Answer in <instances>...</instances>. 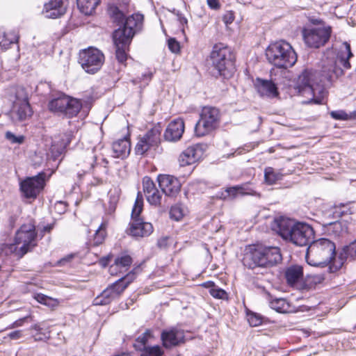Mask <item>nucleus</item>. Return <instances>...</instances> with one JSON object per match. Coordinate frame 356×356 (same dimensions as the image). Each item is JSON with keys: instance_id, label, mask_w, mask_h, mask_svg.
<instances>
[{"instance_id": "a19ab883", "label": "nucleus", "mask_w": 356, "mask_h": 356, "mask_svg": "<svg viewBox=\"0 0 356 356\" xmlns=\"http://www.w3.org/2000/svg\"><path fill=\"white\" fill-rule=\"evenodd\" d=\"M147 202L154 206H159L161 204L162 195L160 193L159 190L156 188L152 192H150L146 196Z\"/></svg>"}, {"instance_id": "c03bdc74", "label": "nucleus", "mask_w": 356, "mask_h": 356, "mask_svg": "<svg viewBox=\"0 0 356 356\" xmlns=\"http://www.w3.org/2000/svg\"><path fill=\"white\" fill-rule=\"evenodd\" d=\"M170 216L177 221L180 220L184 216V211L181 206L175 205L172 207L170 211Z\"/></svg>"}, {"instance_id": "39448f33", "label": "nucleus", "mask_w": 356, "mask_h": 356, "mask_svg": "<svg viewBox=\"0 0 356 356\" xmlns=\"http://www.w3.org/2000/svg\"><path fill=\"white\" fill-rule=\"evenodd\" d=\"M281 260L280 250L277 247L254 249L247 252L243 259L244 265L252 269L257 267H271Z\"/></svg>"}, {"instance_id": "de8ad7c7", "label": "nucleus", "mask_w": 356, "mask_h": 356, "mask_svg": "<svg viewBox=\"0 0 356 356\" xmlns=\"http://www.w3.org/2000/svg\"><path fill=\"white\" fill-rule=\"evenodd\" d=\"M330 116L337 120H348L351 118V114H348L344 111H333L330 112Z\"/></svg>"}, {"instance_id": "412c9836", "label": "nucleus", "mask_w": 356, "mask_h": 356, "mask_svg": "<svg viewBox=\"0 0 356 356\" xmlns=\"http://www.w3.org/2000/svg\"><path fill=\"white\" fill-rule=\"evenodd\" d=\"M132 264V259L129 255L122 254L115 259L114 263L109 267V272L112 275L123 273L129 269Z\"/></svg>"}, {"instance_id": "0e129e2a", "label": "nucleus", "mask_w": 356, "mask_h": 356, "mask_svg": "<svg viewBox=\"0 0 356 356\" xmlns=\"http://www.w3.org/2000/svg\"><path fill=\"white\" fill-rule=\"evenodd\" d=\"M28 318H31V316H26V317H24L22 318H20L16 321L14 322L13 323V327H19V326H21L22 325V323L24 321H26Z\"/></svg>"}, {"instance_id": "864d4df0", "label": "nucleus", "mask_w": 356, "mask_h": 356, "mask_svg": "<svg viewBox=\"0 0 356 356\" xmlns=\"http://www.w3.org/2000/svg\"><path fill=\"white\" fill-rule=\"evenodd\" d=\"M168 45L169 49L172 53H175V54L178 53L180 50L179 42L174 38H170L168 40Z\"/></svg>"}, {"instance_id": "69168bd1", "label": "nucleus", "mask_w": 356, "mask_h": 356, "mask_svg": "<svg viewBox=\"0 0 356 356\" xmlns=\"http://www.w3.org/2000/svg\"><path fill=\"white\" fill-rule=\"evenodd\" d=\"M72 256H70V257H67V258H64V259H61V260H60V261H59V264H62L64 261H68V260H70V259H72Z\"/></svg>"}, {"instance_id": "6e6d98bb", "label": "nucleus", "mask_w": 356, "mask_h": 356, "mask_svg": "<svg viewBox=\"0 0 356 356\" xmlns=\"http://www.w3.org/2000/svg\"><path fill=\"white\" fill-rule=\"evenodd\" d=\"M222 20L226 25L232 24L234 20V13L232 11L226 13L222 17Z\"/></svg>"}, {"instance_id": "72a5a7b5", "label": "nucleus", "mask_w": 356, "mask_h": 356, "mask_svg": "<svg viewBox=\"0 0 356 356\" xmlns=\"http://www.w3.org/2000/svg\"><path fill=\"white\" fill-rule=\"evenodd\" d=\"M282 177V175L280 172L275 171L271 167H268L264 170L265 181L269 185L275 184V182L280 180Z\"/></svg>"}, {"instance_id": "2f4dec72", "label": "nucleus", "mask_w": 356, "mask_h": 356, "mask_svg": "<svg viewBox=\"0 0 356 356\" xmlns=\"http://www.w3.org/2000/svg\"><path fill=\"white\" fill-rule=\"evenodd\" d=\"M161 131L159 127H154L149 130L143 138L147 141L151 147H156L161 140Z\"/></svg>"}, {"instance_id": "6e6552de", "label": "nucleus", "mask_w": 356, "mask_h": 356, "mask_svg": "<svg viewBox=\"0 0 356 356\" xmlns=\"http://www.w3.org/2000/svg\"><path fill=\"white\" fill-rule=\"evenodd\" d=\"M143 200L140 193H138L134 206L132 209L131 218L129 233L134 237H146L153 232V226L151 223L143 222L139 218L143 210Z\"/></svg>"}, {"instance_id": "c9c22d12", "label": "nucleus", "mask_w": 356, "mask_h": 356, "mask_svg": "<svg viewBox=\"0 0 356 356\" xmlns=\"http://www.w3.org/2000/svg\"><path fill=\"white\" fill-rule=\"evenodd\" d=\"M153 337L149 330H147L142 335L139 336L134 344L135 348L138 350H143L146 346L147 342Z\"/></svg>"}, {"instance_id": "9d476101", "label": "nucleus", "mask_w": 356, "mask_h": 356, "mask_svg": "<svg viewBox=\"0 0 356 356\" xmlns=\"http://www.w3.org/2000/svg\"><path fill=\"white\" fill-rule=\"evenodd\" d=\"M104 62V54L96 48L90 47L79 54V63L88 73L94 74L97 72Z\"/></svg>"}, {"instance_id": "aec40b11", "label": "nucleus", "mask_w": 356, "mask_h": 356, "mask_svg": "<svg viewBox=\"0 0 356 356\" xmlns=\"http://www.w3.org/2000/svg\"><path fill=\"white\" fill-rule=\"evenodd\" d=\"M184 339V333L178 330L172 329L164 330L161 333L163 345L166 348H170L179 345Z\"/></svg>"}, {"instance_id": "f3484780", "label": "nucleus", "mask_w": 356, "mask_h": 356, "mask_svg": "<svg viewBox=\"0 0 356 356\" xmlns=\"http://www.w3.org/2000/svg\"><path fill=\"white\" fill-rule=\"evenodd\" d=\"M68 0H49L45 3L43 13L47 18L55 19L64 15L66 12Z\"/></svg>"}, {"instance_id": "052dcab7", "label": "nucleus", "mask_w": 356, "mask_h": 356, "mask_svg": "<svg viewBox=\"0 0 356 356\" xmlns=\"http://www.w3.org/2000/svg\"><path fill=\"white\" fill-rule=\"evenodd\" d=\"M22 336V332L19 330L12 332L9 334V337L12 339H17Z\"/></svg>"}, {"instance_id": "c756f323", "label": "nucleus", "mask_w": 356, "mask_h": 356, "mask_svg": "<svg viewBox=\"0 0 356 356\" xmlns=\"http://www.w3.org/2000/svg\"><path fill=\"white\" fill-rule=\"evenodd\" d=\"M80 11L86 15H91L99 3V0H76Z\"/></svg>"}, {"instance_id": "13d9d810", "label": "nucleus", "mask_w": 356, "mask_h": 356, "mask_svg": "<svg viewBox=\"0 0 356 356\" xmlns=\"http://www.w3.org/2000/svg\"><path fill=\"white\" fill-rule=\"evenodd\" d=\"M152 73L150 72H148L142 75L141 78H140V81H144L146 84H147L148 82L150 81V80L152 79Z\"/></svg>"}, {"instance_id": "473e14b6", "label": "nucleus", "mask_w": 356, "mask_h": 356, "mask_svg": "<svg viewBox=\"0 0 356 356\" xmlns=\"http://www.w3.org/2000/svg\"><path fill=\"white\" fill-rule=\"evenodd\" d=\"M226 192L228 195L232 197H236L238 194H241L242 195H256V192L252 189H249L246 187V186H236L231 188H228L226 190Z\"/></svg>"}, {"instance_id": "f8f14e48", "label": "nucleus", "mask_w": 356, "mask_h": 356, "mask_svg": "<svg viewBox=\"0 0 356 356\" xmlns=\"http://www.w3.org/2000/svg\"><path fill=\"white\" fill-rule=\"evenodd\" d=\"M143 21V15L138 13L131 15L124 20L123 27L115 31L113 38L116 40L123 38L127 41H131L135 33L141 29Z\"/></svg>"}, {"instance_id": "f03ea898", "label": "nucleus", "mask_w": 356, "mask_h": 356, "mask_svg": "<svg viewBox=\"0 0 356 356\" xmlns=\"http://www.w3.org/2000/svg\"><path fill=\"white\" fill-rule=\"evenodd\" d=\"M272 229L283 239L298 246L310 244L314 237V231L308 224L296 222L291 219L283 217L274 220Z\"/></svg>"}, {"instance_id": "b1692460", "label": "nucleus", "mask_w": 356, "mask_h": 356, "mask_svg": "<svg viewBox=\"0 0 356 356\" xmlns=\"http://www.w3.org/2000/svg\"><path fill=\"white\" fill-rule=\"evenodd\" d=\"M113 156L115 158H124L129 155L131 150L129 140L124 138L118 140L113 143Z\"/></svg>"}, {"instance_id": "9b49d317", "label": "nucleus", "mask_w": 356, "mask_h": 356, "mask_svg": "<svg viewBox=\"0 0 356 356\" xmlns=\"http://www.w3.org/2000/svg\"><path fill=\"white\" fill-rule=\"evenodd\" d=\"M49 109L55 113H63L68 118L75 116L81 108V103L76 99L60 97L49 103Z\"/></svg>"}, {"instance_id": "3c124183", "label": "nucleus", "mask_w": 356, "mask_h": 356, "mask_svg": "<svg viewBox=\"0 0 356 356\" xmlns=\"http://www.w3.org/2000/svg\"><path fill=\"white\" fill-rule=\"evenodd\" d=\"M143 350H146L150 356H162L163 351L159 346H147Z\"/></svg>"}, {"instance_id": "79ce46f5", "label": "nucleus", "mask_w": 356, "mask_h": 356, "mask_svg": "<svg viewBox=\"0 0 356 356\" xmlns=\"http://www.w3.org/2000/svg\"><path fill=\"white\" fill-rule=\"evenodd\" d=\"M142 184L143 191L145 197L147 195L148 193L152 192L156 188L153 180L150 177L147 176L143 177Z\"/></svg>"}, {"instance_id": "6ab92c4d", "label": "nucleus", "mask_w": 356, "mask_h": 356, "mask_svg": "<svg viewBox=\"0 0 356 356\" xmlns=\"http://www.w3.org/2000/svg\"><path fill=\"white\" fill-rule=\"evenodd\" d=\"M184 131V122L182 119L177 118L170 122L164 133L166 140L175 142L179 140Z\"/></svg>"}, {"instance_id": "ddd939ff", "label": "nucleus", "mask_w": 356, "mask_h": 356, "mask_svg": "<svg viewBox=\"0 0 356 356\" xmlns=\"http://www.w3.org/2000/svg\"><path fill=\"white\" fill-rule=\"evenodd\" d=\"M332 33L330 26L305 29L303 38L306 44L312 48H319L329 40Z\"/></svg>"}, {"instance_id": "8fccbe9b", "label": "nucleus", "mask_w": 356, "mask_h": 356, "mask_svg": "<svg viewBox=\"0 0 356 356\" xmlns=\"http://www.w3.org/2000/svg\"><path fill=\"white\" fill-rule=\"evenodd\" d=\"M248 321L252 327L259 326L262 323L261 317L257 314H250L248 316Z\"/></svg>"}, {"instance_id": "5fc2aeb1", "label": "nucleus", "mask_w": 356, "mask_h": 356, "mask_svg": "<svg viewBox=\"0 0 356 356\" xmlns=\"http://www.w3.org/2000/svg\"><path fill=\"white\" fill-rule=\"evenodd\" d=\"M330 227L335 235H339L343 231L341 223L339 222H334L330 223Z\"/></svg>"}, {"instance_id": "338daca9", "label": "nucleus", "mask_w": 356, "mask_h": 356, "mask_svg": "<svg viewBox=\"0 0 356 356\" xmlns=\"http://www.w3.org/2000/svg\"><path fill=\"white\" fill-rule=\"evenodd\" d=\"M115 356H131V355L130 354H128V353H122V354L117 355H115Z\"/></svg>"}, {"instance_id": "4d7b16f0", "label": "nucleus", "mask_w": 356, "mask_h": 356, "mask_svg": "<svg viewBox=\"0 0 356 356\" xmlns=\"http://www.w3.org/2000/svg\"><path fill=\"white\" fill-rule=\"evenodd\" d=\"M168 237H161L158 240L157 245L160 248H166L168 245Z\"/></svg>"}, {"instance_id": "0eeeda50", "label": "nucleus", "mask_w": 356, "mask_h": 356, "mask_svg": "<svg viewBox=\"0 0 356 356\" xmlns=\"http://www.w3.org/2000/svg\"><path fill=\"white\" fill-rule=\"evenodd\" d=\"M212 65L225 78L232 76L235 71L234 56L227 47L215 45L210 56Z\"/></svg>"}, {"instance_id": "bf43d9fd", "label": "nucleus", "mask_w": 356, "mask_h": 356, "mask_svg": "<svg viewBox=\"0 0 356 356\" xmlns=\"http://www.w3.org/2000/svg\"><path fill=\"white\" fill-rule=\"evenodd\" d=\"M208 6L211 9H218L220 8V3L218 0H207Z\"/></svg>"}, {"instance_id": "20e7f679", "label": "nucleus", "mask_w": 356, "mask_h": 356, "mask_svg": "<svg viewBox=\"0 0 356 356\" xmlns=\"http://www.w3.org/2000/svg\"><path fill=\"white\" fill-rule=\"evenodd\" d=\"M266 56L270 63L279 68L291 67L297 61L296 51L285 40L270 44L266 49Z\"/></svg>"}, {"instance_id": "f257e3e1", "label": "nucleus", "mask_w": 356, "mask_h": 356, "mask_svg": "<svg viewBox=\"0 0 356 356\" xmlns=\"http://www.w3.org/2000/svg\"><path fill=\"white\" fill-rule=\"evenodd\" d=\"M352 56L350 45L343 42L336 57L332 51H328L323 58L320 83L316 81V72L306 70L299 75L297 88L300 93L308 98L307 103H322L326 93L324 86L343 74L341 66L346 69L350 67L348 60Z\"/></svg>"}, {"instance_id": "7c9ffc66", "label": "nucleus", "mask_w": 356, "mask_h": 356, "mask_svg": "<svg viewBox=\"0 0 356 356\" xmlns=\"http://www.w3.org/2000/svg\"><path fill=\"white\" fill-rule=\"evenodd\" d=\"M108 13L114 22L118 24H122L124 23L125 16L124 11L120 9L117 6L114 4L109 5L108 8Z\"/></svg>"}, {"instance_id": "a878e982", "label": "nucleus", "mask_w": 356, "mask_h": 356, "mask_svg": "<svg viewBox=\"0 0 356 356\" xmlns=\"http://www.w3.org/2000/svg\"><path fill=\"white\" fill-rule=\"evenodd\" d=\"M134 273H128L126 276L121 277L118 281L111 284L109 287L112 288V291L116 298L119 297L129 284L134 280Z\"/></svg>"}, {"instance_id": "58836bf2", "label": "nucleus", "mask_w": 356, "mask_h": 356, "mask_svg": "<svg viewBox=\"0 0 356 356\" xmlns=\"http://www.w3.org/2000/svg\"><path fill=\"white\" fill-rule=\"evenodd\" d=\"M19 36L15 32L8 33L4 35L3 38L0 41V46L4 49L8 48L9 45L18 42Z\"/></svg>"}, {"instance_id": "a211bd4d", "label": "nucleus", "mask_w": 356, "mask_h": 356, "mask_svg": "<svg viewBox=\"0 0 356 356\" xmlns=\"http://www.w3.org/2000/svg\"><path fill=\"white\" fill-rule=\"evenodd\" d=\"M356 257V240L343 248L339 253L338 259H334L329 266L330 273H335L339 270L348 257L354 259Z\"/></svg>"}, {"instance_id": "37998d69", "label": "nucleus", "mask_w": 356, "mask_h": 356, "mask_svg": "<svg viewBox=\"0 0 356 356\" xmlns=\"http://www.w3.org/2000/svg\"><path fill=\"white\" fill-rule=\"evenodd\" d=\"M15 98L16 100L14 102V104L17 103H24L29 102L28 93L26 92L25 88L23 87H17L15 90Z\"/></svg>"}, {"instance_id": "603ef678", "label": "nucleus", "mask_w": 356, "mask_h": 356, "mask_svg": "<svg viewBox=\"0 0 356 356\" xmlns=\"http://www.w3.org/2000/svg\"><path fill=\"white\" fill-rule=\"evenodd\" d=\"M210 294L215 298L225 299L226 298V292L218 288H213L210 289Z\"/></svg>"}, {"instance_id": "4c0bfd02", "label": "nucleus", "mask_w": 356, "mask_h": 356, "mask_svg": "<svg viewBox=\"0 0 356 356\" xmlns=\"http://www.w3.org/2000/svg\"><path fill=\"white\" fill-rule=\"evenodd\" d=\"M324 280L325 277L321 274L308 275L305 279V286L307 288L310 289L315 286L316 284L322 283Z\"/></svg>"}, {"instance_id": "4468645a", "label": "nucleus", "mask_w": 356, "mask_h": 356, "mask_svg": "<svg viewBox=\"0 0 356 356\" xmlns=\"http://www.w3.org/2000/svg\"><path fill=\"white\" fill-rule=\"evenodd\" d=\"M44 173L28 177L20 183V190L26 198H36L37 195L44 186Z\"/></svg>"}, {"instance_id": "cd10ccee", "label": "nucleus", "mask_w": 356, "mask_h": 356, "mask_svg": "<svg viewBox=\"0 0 356 356\" xmlns=\"http://www.w3.org/2000/svg\"><path fill=\"white\" fill-rule=\"evenodd\" d=\"M303 270L300 266H293L288 268L285 272V277L287 283L291 286L298 284L299 280L302 277Z\"/></svg>"}, {"instance_id": "49530a36", "label": "nucleus", "mask_w": 356, "mask_h": 356, "mask_svg": "<svg viewBox=\"0 0 356 356\" xmlns=\"http://www.w3.org/2000/svg\"><path fill=\"white\" fill-rule=\"evenodd\" d=\"M151 147L148 144L147 141L143 137L137 143L136 146V152L138 154H143L146 152Z\"/></svg>"}, {"instance_id": "bb28decb", "label": "nucleus", "mask_w": 356, "mask_h": 356, "mask_svg": "<svg viewBox=\"0 0 356 356\" xmlns=\"http://www.w3.org/2000/svg\"><path fill=\"white\" fill-rule=\"evenodd\" d=\"M113 42L115 46V56L120 63H124L127 58V50L131 43V41H127L125 39L116 40L113 38Z\"/></svg>"}, {"instance_id": "c85d7f7f", "label": "nucleus", "mask_w": 356, "mask_h": 356, "mask_svg": "<svg viewBox=\"0 0 356 356\" xmlns=\"http://www.w3.org/2000/svg\"><path fill=\"white\" fill-rule=\"evenodd\" d=\"M112 290V288L108 286L100 295L94 299L93 304L95 305H106L111 303L116 298Z\"/></svg>"}, {"instance_id": "423d86ee", "label": "nucleus", "mask_w": 356, "mask_h": 356, "mask_svg": "<svg viewBox=\"0 0 356 356\" xmlns=\"http://www.w3.org/2000/svg\"><path fill=\"white\" fill-rule=\"evenodd\" d=\"M37 245V233L35 227L32 223L22 225L16 232L15 243L10 250L19 257H23Z\"/></svg>"}, {"instance_id": "e2e57ef3", "label": "nucleus", "mask_w": 356, "mask_h": 356, "mask_svg": "<svg viewBox=\"0 0 356 356\" xmlns=\"http://www.w3.org/2000/svg\"><path fill=\"white\" fill-rule=\"evenodd\" d=\"M177 15L178 20L181 25H183V26L187 25L188 20L185 17H184L181 14H180L179 13L177 14Z\"/></svg>"}, {"instance_id": "09e8293b", "label": "nucleus", "mask_w": 356, "mask_h": 356, "mask_svg": "<svg viewBox=\"0 0 356 356\" xmlns=\"http://www.w3.org/2000/svg\"><path fill=\"white\" fill-rule=\"evenodd\" d=\"M49 325H47L45 321L34 324L31 326V329L34 330L38 332V334H45L46 332L49 333Z\"/></svg>"}, {"instance_id": "ea45409f", "label": "nucleus", "mask_w": 356, "mask_h": 356, "mask_svg": "<svg viewBox=\"0 0 356 356\" xmlns=\"http://www.w3.org/2000/svg\"><path fill=\"white\" fill-rule=\"evenodd\" d=\"M35 299L40 303L47 305L49 307H54L58 305L56 300L53 299L42 293H38L35 296Z\"/></svg>"}, {"instance_id": "5701e85b", "label": "nucleus", "mask_w": 356, "mask_h": 356, "mask_svg": "<svg viewBox=\"0 0 356 356\" xmlns=\"http://www.w3.org/2000/svg\"><path fill=\"white\" fill-rule=\"evenodd\" d=\"M255 86L261 96L274 97L278 95L277 88L271 81L257 79Z\"/></svg>"}, {"instance_id": "4be33fe9", "label": "nucleus", "mask_w": 356, "mask_h": 356, "mask_svg": "<svg viewBox=\"0 0 356 356\" xmlns=\"http://www.w3.org/2000/svg\"><path fill=\"white\" fill-rule=\"evenodd\" d=\"M32 115L29 102L17 103L14 104L13 111L11 113L12 119L14 121H24Z\"/></svg>"}, {"instance_id": "dca6fc26", "label": "nucleus", "mask_w": 356, "mask_h": 356, "mask_svg": "<svg viewBox=\"0 0 356 356\" xmlns=\"http://www.w3.org/2000/svg\"><path fill=\"white\" fill-rule=\"evenodd\" d=\"M157 181L162 192L168 196H175L180 191L181 184L174 176L160 175L157 177Z\"/></svg>"}, {"instance_id": "7ed1b4c3", "label": "nucleus", "mask_w": 356, "mask_h": 356, "mask_svg": "<svg viewBox=\"0 0 356 356\" xmlns=\"http://www.w3.org/2000/svg\"><path fill=\"white\" fill-rule=\"evenodd\" d=\"M335 250V244L332 241L321 238L311 242L307 249L305 258L311 266H324L338 259V257H334Z\"/></svg>"}, {"instance_id": "e433bc0d", "label": "nucleus", "mask_w": 356, "mask_h": 356, "mask_svg": "<svg viewBox=\"0 0 356 356\" xmlns=\"http://www.w3.org/2000/svg\"><path fill=\"white\" fill-rule=\"evenodd\" d=\"M107 221H104L102 222V224L100 225L98 229L96 231L95 234L93 239L94 245H99L104 242L106 236V229L107 227Z\"/></svg>"}, {"instance_id": "774afa93", "label": "nucleus", "mask_w": 356, "mask_h": 356, "mask_svg": "<svg viewBox=\"0 0 356 356\" xmlns=\"http://www.w3.org/2000/svg\"><path fill=\"white\" fill-rule=\"evenodd\" d=\"M144 352L141 354L140 356H150L146 350H143Z\"/></svg>"}, {"instance_id": "2eb2a0df", "label": "nucleus", "mask_w": 356, "mask_h": 356, "mask_svg": "<svg viewBox=\"0 0 356 356\" xmlns=\"http://www.w3.org/2000/svg\"><path fill=\"white\" fill-rule=\"evenodd\" d=\"M204 145L197 144L186 148L179 157L181 166L192 165L201 159L204 152Z\"/></svg>"}, {"instance_id": "f704fd0d", "label": "nucleus", "mask_w": 356, "mask_h": 356, "mask_svg": "<svg viewBox=\"0 0 356 356\" xmlns=\"http://www.w3.org/2000/svg\"><path fill=\"white\" fill-rule=\"evenodd\" d=\"M270 307L280 313H287L290 312V305L284 298H277L272 300L270 303Z\"/></svg>"}, {"instance_id": "1a4fd4ad", "label": "nucleus", "mask_w": 356, "mask_h": 356, "mask_svg": "<svg viewBox=\"0 0 356 356\" xmlns=\"http://www.w3.org/2000/svg\"><path fill=\"white\" fill-rule=\"evenodd\" d=\"M220 112L215 107H204L200 118L195 127V135L198 137L204 136L215 130L219 124Z\"/></svg>"}, {"instance_id": "a18cd8bd", "label": "nucleus", "mask_w": 356, "mask_h": 356, "mask_svg": "<svg viewBox=\"0 0 356 356\" xmlns=\"http://www.w3.org/2000/svg\"><path fill=\"white\" fill-rule=\"evenodd\" d=\"M5 138L12 144H22L25 139L24 136H16L11 131H6Z\"/></svg>"}, {"instance_id": "393cba45", "label": "nucleus", "mask_w": 356, "mask_h": 356, "mask_svg": "<svg viewBox=\"0 0 356 356\" xmlns=\"http://www.w3.org/2000/svg\"><path fill=\"white\" fill-rule=\"evenodd\" d=\"M64 137L65 138H62L61 141L54 140L52 143L49 154L54 160L57 159L63 154L64 149L71 141L70 135H65Z\"/></svg>"}, {"instance_id": "680f3d73", "label": "nucleus", "mask_w": 356, "mask_h": 356, "mask_svg": "<svg viewBox=\"0 0 356 356\" xmlns=\"http://www.w3.org/2000/svg\"><path fill=\"white\" fill-rule=\"evenodd\" d=\"M54 227V224H49L46 226H44L43 228L40 230L42 233L41 237L43 236L44 232H50Z\"/></svg>"}]
</instances>
